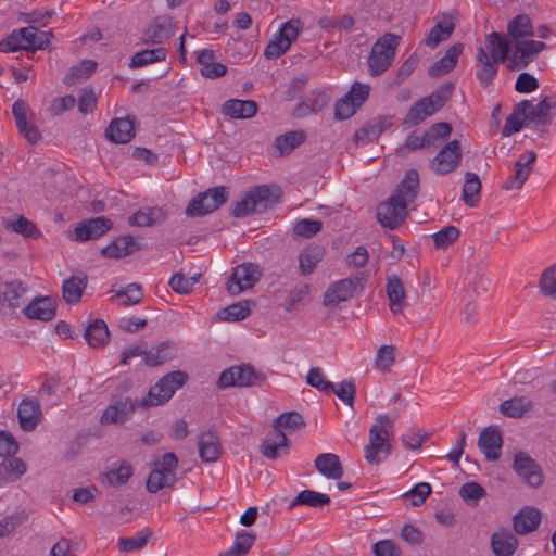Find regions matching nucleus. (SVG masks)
I'll return each instance as SVG.
<instances>
[{
    "mask_svg": "<svg viewBox=\"0 0 556 556\" xmlns=\"http://www.w3.org/2000/svg\"><path fill=\"white\" fill-rule=\"evenodd\" d=\"M507 35L492 31L485 36L484 46L477 51L479 62L493 68L506 65L507 70L528 67L547 48L534 40V26L527 14H519L507 23Z\"/></svg>",
    "mask_w": 556,
    "mask_h": 556,
    "instance_id": "f257e3e1",
    "label": "nucleus"
},
{
    "mask_svg": "<svg viewBox=\"0 0 556 556\" xmlns=\"http://www.w3.org/2000/svg\"><path fill=\"white\" fill-rule=\"evenodd\" d=\"M395 418L388 415H378L369 429L368 444L365 446V459L371 465H378L392 452L389 442L392 435Z\"/></svg>",
    "mask_w": 556,
    "mask_h": 556,
    "instance_id": "f03ea898",
    "label": "nucleus"
},
{
    "mask_svg": "<svg viewBox=\"0 0 556 556\" xmlns=\"http://www.w3.org/2000/svg\"><path fill=\"white\" fill-rule=\"evenodd\" d=\"M453 91V83L448 81L443 84L429 96L414 103V105L407 112L404 123L409 127L422 123L427 117L433 115L445 105Z\"/></svg>",
    "mask_w": 556,
    "mask_h": 556,
    "instance_id": "7ed1b4c3",
    "label": "nucleus"
},
{
    "mask_svg": "<svg viewBox=\"0 0 556 556\" xmlns=\"http://www.w3.org/2000/svg\"><path fill=\"white\" fill-rule=\"evenodd\" d=\"M178 468V458L172 453H165L161 458L154 462V467L151 470L146 488L150 493H156L165 488H174L177 477L176 470Z\"/></svg>",
    "mask_w": 556,
    "mask_h": 556,
    "instance_id": "20e7f679",
    "label": "nucleus"
},
{
    "mask_svg": "<svg viewBox=\"0 0 556 556\" xmlns=\"http://www.w3.org/2000/svg\"><path fill=\"white\" fill-rule=\"evenodd\" d=\"M188 380L185 371L176 370L165 375L153 387L150 388L148 395L143 397L140 405L143 407L157 406L167 402Z\"/></svg>",
    "mask_w": 556,
    "mask_h": 556,
    "instance_id": "39448f33",
    "label": "nucleus"
},
{
    "mask_svg": "<svg viewBox=\"0 0 556 556\" xmlns=\"http://www.w3.org/2000/svg\"><path fill=\"white\" fill-rule=\"evenodd\" d=\"M265 380L266 376L263 372L255 370L250 364H241L225 369L217 384L220 389L260 387Z\"/></svg>",
    "mask_w": 556,
    "mask_h": 556,
    "instance_id": "423d86ee",
    "label": "nucleus"
},
{
    "mask_svg": "<svg viewBox=\"0 0 556 556\" xmlns=\"http://www.w3.org/2000/svg\"><path fill=\"white\" fill-rule=\"evenodd\" d=\"M276 201L271 199L270 189L266 185L251 188L244 197L237 201L231 210L235 217H245L254 212H262Z\"/></svg>",
    "mask_w": 556,
    "mask_h": 556,
    "instance_id": "0eeeda50",
    "label": "nucleus"
},
{
    "mask_svg": "<svg viewBox=\"0 0 556 556\" xmlns=\"http://www.w3.org/2000/svg\"><path fill=\"white\" fill-rule=\"evenodd\" d=\"M367 278L368 276L365 273H358L354 277L333 282L325 292L324 305L330 307L340 302L349 301L355 293L364 290Z\"/></svg>",
    "mask_w": 556,
    "mask_h": 556,
    "instance_id": "6e6552de",
    "label": "nucleus"
},
{
    "mask_svg": "<svg viewBox=\"0 0 556 556\" xmlns=\"http://www.w3.org/2000/svg\"><path fill=\"white\" fill-rule=\"evenodd\" d=\"M228 188L225 186L214 187L194 197L186 208L189 217H200L219 208L228 200Z\"/></svg>",
    "mask_w": 556,
    "mask_h": 556,
    "instance_id": "1a4fd4ad",
    "label": "nucleus"
},
{
    "mask_svg": "<svg viewBox=\"0 0 556 556\" xmlns=\"http://www.w3.org/2000/svg\"><path fill=\"white\" fill-rule=\"evenodd\" d=\"M302 27L303 23L299 18H292L283 23L265 47V58L277 59L283 54L298 38Z\"/></svg>",
    "mask_w": 556,
    "mask_h": 556,
    "instance_id": "9d476101",
    "label": "nucleus"
},
{
    "mask_svg": "<svg viewBox=\"0 0 556 556\" xmlns=\"http://www.w3.org/2000/svg\"><path fill=\"white\" fill-rule=\"evenodd\" d=\"M399 40V36L388 33L372 45L368 58L370 70H388L392 65Z\"/></svg>",
    "mask_w": 556,
    "mask_h": 556,
    "instance_id": "9b49d317",
    "label": "nucleus"
},
{
    "mask_svg": "<svg viewBox=\"0 0 556 556\" xmlns=\"http://www.w3.org/2000/svg\"><path fill=\"white\" fill-rule=\"evenodd\" d=\"M262 276L261 268L254 263H243L233 268L227 282V290L231 295H237L251 289Z\"/></svg>",
    "mask_w": 556,
    "mask_h": 556,
    "instance_id": "f8f14e48",
    "label": "nucleus"
},
{
    "mask_svg": "<svg viewBox=\"0 0 556 556\" xmlns=\"http://www.w3.org/2000/svg\"><path fill=\"white\" fill-rule=\"evenodd\" d=\"M369 96V86L354 83L350 91L336 103L334 117L346 119L353 116Z\"/></svg>",
    "mask_w": 556,
    "mask_h": 556,
    "instance_id": "ddd939ff",
    "label": "nucleus"
},
{
    "mask_svg": "<svg viewBox=\"0 0 556 556\" xmlns=\"http://www.w3.org/2000/svg\"><path fill=\"white\" fill-rule=\"evenodd\" d=\"M408 204L395 195H391L387 201L380 203L377 207V219L382 227L389 229L397 228L407 216Z\"/></svg>",
    "mask_w": 556,
    "mask_h": 556,
    "instance_id": "4468645a",
    "label": "nucleus"
},
{
    "mask_svg": "<svg viewBox=\"0 0 556 556\" xmlns=\"http://www.w3.org/2000/svg\"><path fill=\"white\" fill-rule=\"evenodd\" d=\"M514 470L530 488H540L544 482L541 466L526 452H518L514 458Z\"/></svg>",
    "mask_w": 556,
    "mask_h": 556,
    "instance_id": "2eb2a0df",
    "label": "nucleus"
},
{
    "mask_svg": "<svg viewBox=\"0 0 556 556\" xmlns=\"http://www.w3.org/2000/svg\"><path fill=\"white\" fill-rule=\"evenodd\" d=\"M112 227V220L105 216L88 218L76 225L72 238L79 242L96 240L109 232Z\"/></svg>",
    "mask_w": 556,
    "mask_h": 556,
    "instance_id": "dca6fc26",
    "label": "nucleus"
},
{
    "mask_svg": "<svg viewBox=\"0 0 556 556\" xmlns=\"http://www.w3.org/2000/svg\"><path fill=\"white\" fill-rule=\"evenodd\" d=\"M462 159L460 143L452 140L445 144L431 162V167L438 175H446L455 170Z\"/></svg>",
    "mask_w": 556,
    "mask_h": 556,
    "instance_id": "f3484780",
    "label": "nucleus"
},
{
    "mask_svg": "<svg viewBox=\"0 0 556 556\" xmlns=\"http://www.w3.org/2000/svg\"><path fill=\"white\" fill-rule=\"evenodd\" d=\"M535 161L536 153L534 151H527L521 154L515 164L514 175L509 176L502 187L505 190L520 189L529 178Z\"/></svg>",
    "mask_w": 556,
    "mask_h": 556,
    "instance_id": "a211bd4d",
    "label": "nucleus"
},
{
    "mask_svg": "<svg viewBox=\"0 0 556 556\" xmlns=\"http://www.w3.org/2000/svg\"><path fill=\"white\" fill-rule=\"evenodd\" d=\"M291 442L283 431L268 433L260 445V453L267 459L275 460L282 455H287Z\"/></svg>",
    "mask_w": 556,
    "mask_h": 556,
    "instance_id": "6ab92c4d",
    "label": "nucleus"
},
{
    "mask_svg": "<svg viewBox=\"0 0 556 556\" xmlns=\"http://www.w3.org/2000/svg\"><path fill=\"white\" fill-rule=\"evenodd\" d=\"M137 406L138 403L130 397L116 401L104 409L100 422L104 426L123 424L132 415Z\"/></svg>",
    "mask_w": 556,
    "mask_h": 556,
    "instance_id": "aec40b11",
    "label": "nucleus"
},
{
    "mask_svg": "<svg viewBox=\"0 0 556 556\" xmlns=\"http://www.w3.org/2000/svg\"><path fill=\"white\" fill-rule=\"evenodd\" d=\"M502 444V434L496 427L489 426L480 432L478 446L488 460L495 462L500 458Z\"/></svg>",
    "mask_w": 556,
    "mask_h": 556,
    "instance_id": "412c9836",
    "label": "nucleus"
},
{
    "mask_svg": "<svg viewBox=\"0 0 556 556\" xmlns=\"http://www.w3.org/2000/svg\"><path fill=\"white\" fill-rule=\"evenodd\" d=\"M29 113L28 104L24 100H16L12 105V114L18 131L30 142L36 143L41 135L38 128L27 122Z\"/></svg>",
    "mask_w": 556,
    "mask_h": 556,
    "instance_id": "4be33fe9",
    "label": "nucleus"
},
{
    "mask_svg": "<svg viewBox=\"0 0 556 556\" xmlns=\"http://www.w3.org/2000/svg\"><path fill=\"white\" fill-rule=\"evenodd\" d=\"M328 102L329 97L325 91L315 90L295 105L292 116L296 118H304L312 114H316L326 108Z\"/></svg>",
    "mask_w": 556,
    "mask_h": 556,
    "instance_id": "5701e85b",
    "label": "nucleus"
},
{
    "mask_svg": "<svg viewBox=\"0 0 556 556\" xmlns=\"http://www.w3.org/2000/svg\"><path fill=\"white\" fill-rule=\"evenodd\" d=\"M26 291L22 281L17 279L3 283L0 289V305L11 309L21 307L26 301Z\"/></svg>",
    "mask_w": 556,
    "mask_h": 556,
    "instance_id": "b1692460",
    "label": "nucleus"
},
{
    "mask_svg": "<svg viewBox=\"0 0 556 556\" xmlns=\"http://www.w3.org/2000/svg\"><path fill=\"white\" fill-rule=\"evenodd\" d=\"M490 544L495 556H513L519 546V541L511 531L500 529L492 534Z\"/></svg>",
    "mask_w": 556,
    "mask_h": 556,
    "instance_id": "393cba45",
    "label": "nucleus"
},
{
    "mask_svg": "<svg viewBox=\"0 0 556 556\" xmlns=\"http://www.w3.org/2000/svg\"><path fill=\"white\" fill-rule=\"evenodd\" d=\"M17 417L23 430H34L41 418L39 402L35 399L23 400L18 405Z\"/></svg>",
    "mask_w": 556,
    "mask_h": 556,
    "instance_id": "a878e982",
    "label": "nucleus"
},
{
    "mask_svg": "<svg viewBox=\"0 0 556 556\" xmlns=\"http://www.w3.org/2000/svg\"><path fill=\"white\" fill-rule=\"evenodd\" d=\"M556 105V101L552 97H544L538 104L530 101L527 109L526 118L529 124L534 126H545L552 122L551 110Z\"/></svg>",
    "mask_w": 556,
    "mask_h": 556,
    "instance_id": "bb28decb",
    "label": "nucleus"
},
{
    "mask_svg": "<svg viewBox=\"0 0 556 556\" xmlns=\"http://www.w3.org/2000/svg\"><path fill=\"white\" fill-rule=\"evenodd\" d=\"M55 303L49 296L34 299L25 308L24 314L29 319L49 321L55 317Z\"/></svg>",
    "mask_w": 556,
    "mask_h": 556,
    "instance_id": "cd10ccee",
    "label": "nucleus"
},
{
    "mask_svg": "<svg viewBox=\"0 0 556 556\" xmlns=\"http://www.w3.org/2000/svg\"><path fill=\"white\" fill-rule=\"evenodd\" d=\"M141 249L140 243L132 236H122L113 240L101 250L104 257L121 258Z\"/></svg>",
    "mask_w": 556,
    "mask_h": 556,
    "instance_id": "c85d7f7f",
    "label": "nucleus"
},
{
    "mask_svg": "<svg viewBox=\"0 0 556 556\" xmlns=\"http://www.w3.org/2000/svg\"><path fill=\"white\" fill-rule=\"evenodd\" d=\"M541 522V513L534 507H525L513 519L514 531L518 534H528L538 529Z\"/></svg>",
    "mask_w": 556,
    "mask_h": 556,
    "instance_id": "c756f323",
    "label": "nucleus"
},
{
    "mask_svg": "<svg viewBox=\"0 0 556 556\" xmlns=\"http://www.w3.org/2000/svg\"><path fill=\"white\" fill-rule=\"evenodd\" d=\"M174 34L173 22L168 16H159L146 29L143 38L146 42L163 43Z\"/></svg>",
    "mask_w": 556,
    "mask_h": 556,
    "instance_id": "7c9ffc66",
    "label": "nucleus"
},
{
    "mask_svg": "<svg viewBox=\"0 0 556 556\" xmlns=\"http://www.w3.org/2000/svg\"><path fill=\"white\" fill-rule=\"evenodd\" d=\"M105 134L112 142L127 143L135 136L134 121L129 118H115L110 123Z\"/></svg>",
    "mask_w": 556,
    "mask_h": 556,
    "instance_id": "2f4dec72",
    "label": "nucleus"
},
{
    "mask_svg": "<svg viewBox=\"0 0 556 556\" xmlns=\"http://www.w3.org/2000/svg\"><path fill=\"white\" fill-rule=\"evenodd\" d=\"M199 456L204 463H214L220 455V441L213 431L203 432L198 441Z\"/></svg>",
    "mask_w": 556,
    "mask_h": 556,
    "instance_id": "473e14b6",
    "label": "nucleus"
},
{
    "mask_svg": "<svg viewBox=\"0 0 556 556\" xmlns=\"http://www.w3.org/2000/svg\"><path fill=\"white\" fill-rule=\"evenodd\" d=\"M315 468L328 479L338 480L343 476V467L339 456L333 453H323L315 458Z\"/></svg>",
    "mask_w": 556,
    "mask_h": 556,
    "instance_id": "72a5a7b5",
    "label": "nucleus"
},
{
    "mask_svg": "<svg viewBox=\"0 0 556 556\" xmlns=\"http://www.w3.org/2000/svg\"><path fill=\"white\" fill-rule=\"evenodd\" d=\"M419 190V175L416 169H409L405 173L403 180L396 187L393 195L397 197L407 204L415 201Z\"/></svg>",
    "mask_w": 556,
    "mask_h": 556,
    "instance_id": "f704fd0d",
    "label": "nucleus"
},
{
    "mask_svg": "<svg viewBox=\"0 0 556 556\" xmlns=\"http://www.w3.org/2000/svg\"><path fill=\"white\" fill-rule=\"evenodd\" d=\"M530 106V100H522L517 103L513 112L507 116L505 126L502 129L503 137H510L521 130L525 125L527 109Z\"/></svg>",
    "mask_w": 556,
    "mask_h": 556,
    "instance_id": "c9c22d12",
    "label": "nucleus"
},
{
    "mask_svg": "<svg viewBox=\"0 0 556 556\" xmlns=\"http://www.w3.org/2000/svg\"><path fill=\"white\" fill-rule=\"evenodd\" d=\"M20 33L23 35L24 50H41L49 46L52 37L51 31H40L35 26H28L20 28Z\"/></svg>",
    "mask_w": 556,
    "mask_h": 556,
    "instance_id": "e433bc0d",
    "label": "nucleus"
},
{
    "mask_svg": "<svg viewBox=\"0 0 556 556\" xmlns=\"http://www.w3.org/2000/svg\"><path fill=\"white\" fill-rule=\"evenodd\" d=\"M257 112V104L253 100H227L223 105V113L231 118H251Z\"/></svg>",
    "mask_w": 556,
    "mask_h": 556,
    "instance_id": "4c0bfd02",
    "label": "nucleus"
},
{
    "mask_svg": "<svg viewBox=\"0 0 556 556\" xmlns=\"http://www.w3.org/2000/svg\"><path fill=\"white\" fill-rule=\"evenodd\" d=\"M166 219V213L161 207H146L134 213L128 223L131 226L151 227Z\"/></svg>",
    "mask_w": 556,
    "mask_h": 556,
    "instance_id": "58836bf2",
    "label": "nucleus"
},
{
    "mask_svg": "<svg viewBox=\"0 0 556 556\" xmlns=\"http://www.w3.org/2000/svg\"><path fill=\"white\" fill-rule=\"evenodd\" d=\"M104 475L109 485L122 486L132 477L134 468L127 460H119L113 463Z\"/></svg>",
    "mask_w": 556,
    "mask_h": 556,
    "instance_id": "ea45409f",
    "label": "nucleus"
},
{
    "mask_svg": "<svg viewBox=\"0 0 556 556\" xmlns=\"http://www.w3.org/2000/svg\"><path fill=\"white\" fill-rule=\"evenodd\" d=\"M86 276H71L62 285V296L67 304H77L87 287Z\"/></svg>",
    "mask_w": 556,
    "mask_h": 556,
    "instance_id": "a19ab883",
    "label": "nucleus"
},
{
    "mask_svg": "<svg viewBox=\"0 0 556 556\" xmlns=\"http://www.w3.org/2000/svg\"><path fill=\"white\" fill-rule=\"evenodd\" d=\"M386 292L390 301L391 311L394 314L401 313L404 307L405 288L397 276L388 277Z\"/></svg>",
    "mask_w": 556,
    "mask_h": 556,
    "instance_id": "79ce46f5",
    "label": "nucleus"
},
{
    "mask_svg": "<svg viewBox=\"0 0 556 556\" xmlns=\"http://www.w3.org/2000/svg\"><path fill=\"white\" fill-rule=\"evenodd\" d=\"M306 140L304 130H291L276 137L274 147L281 156L289 155L295 148Z\"/></svg>",
    "mask_w": 556,
    "mask_h": 556,
    "instance_id": "37998d69",
    "label": "nucleus"
},
{
    "mask_svg": "<svg viewBox=\"0 0 556 556\" xmlns=\"http://www.w3.org/2000/svg\"><path fill=\"white\" fill-rule=\"evenodd\" d=\"M85 340L91 348H102L110 339L106 324L102 319H96L88 325L84 333Z\"/></svg>",
    "mask_w": 556,
    "mask_h": 556,
    "instance_id": "c03bdc74",
    "label": "nucleus"
},
{
    "mask_svg": "<svg viewBox=\"0 0 556 556\" xmlns=\"http://www.w3.org/2000/svg\"><path fill=\"white\" fill-rule=\"evenodd\" d=\"M2 224L7 229L25 238H37L40 236L35 224L22 215L3 218Z\"/></svg>",
    "mask_w": 556,
    "mask_h": 556,
    "instance_id": "a18cd8bd",
    "label": "nucleus"
},
{
    "mask_svg": "<svg viewBox=\"0 0 556 556\" xmlns=\"http://www.w3.org/2000/svg\"><path fill=\"white\" fill-rule=\"evenodd\" d=\"M533 403L526 396H516L504 401L500 406V412L510 418H520L526 413L532 410Z\"/></svg>",
    "mask_w": 556,
    "mask_h": 556,
    "instance_id": "49530a36",
    "label": "nucleus"
},
{
    "mask_svg": "<svg viewBox=\"0 0 556 556\" xmlns=\"http://www.w3.org/2000/svg\"><path fill=\"white\" fill-rule=\"evenodd\" d=\"M481 181L477 174L467 172L465 174V182L463 186L462 199L466 205L475 207L480 200Z\"/></svg>",
    "mask_w": 556,
    "mask_h": 556,
    "instance_id": "de8ad7c7",
    "label": "nucleus"
},
{
    "mask_svg": "<svg viewBox=\"0 0 556 556\" xmlns=\"http://www.w3.org/2000/svg\"><path fill=\"white\" fill-rule=\"evenodd\" d=\"M330 503V497L325 494L314 490H303L301 491L293 501L289 504V509L294 508L299 505H306L309 507H323Z\"/></svg>",
    "mask_w": 556,
    "mask_h": 556,
    "instance_id": "09e8293b",
    "label": "nucleus"
},
{
    "mask_svg": "<svg viewBox=\"0 0 556 556\" xmlns=\"http://www.w3.org/2000/svg\"><path fill=\"white\" fill-rule=\"evenodd\" d=\"M324 249L320 247H311L303 250L299 255V266L302 275L312 274L318 263L323 260Z\"/></svg>",
    "mask_w": 556,
    "mask_h": 556,
    "instance_id": "8fccbe9b",
    "label": "nucleus"
},
{
    "mask_svg": "<svg viewBox=\"0 0 556 556\" xmlns=\"http://www.w3.org/2000/svg\"><path fill=\"white\" fill-rule=\"evenodd\" d=\"M454 28L455 24L451 17L437 23L427 36L426 45L431 48L437 47L440 42L450 38Z\"/></svg>",
    "mask_w": 556,
    "mask_h": 556,
    "instance_id": "3c124183",
    "label": "nucleus"
},
{
    "mask_svg": "<svg viewBox=\"0 0 556 556\" xmlns=\"http://www.w3.org/2000/svg\"><path fill=\"white\" fill-rule=\"evenodd\" d=\"M152 536V531L149 528H144L139 531L135 536L121 538L118 540V549L122 553H132L141 551Z\"/></svg>",
    "mask_w": 556,
    "mask_h": 556,
    "instance_id": "603ef678",
    "label": "nucleus"
},
{
    "mask_svg": "<svg viewBox=\"0 0 556 556\" xmlns=\"http://www.w3.org/2000/svg\"><path fill=\"white\" fill-rule=\"evenodd\" d=\"M166 58V49L163 47H159L155 49H147L137 52L130 59L128 66L134 67H142L147 66L153 62L162 61Z\"/></svg>",
    "mask_w": 556,
    "mask_h": 556,
    "instance_id": "864d4df0",
    "label": "nucleus"
},
{
    "mask_svg": "<svg viewBox=\"0 0 556 556\" xmlns=\"http://www.w3.org/2000/svg\"><path fill=\"white\" fill-rule=\"evenodd\" d=\"M305 426L303 416L298 412H287L280 414L273 424V428L277 431L288 429L291 431L300 430Z\"/></svg>",
    "mask_w": 556,
    "mask_h": 556,
    "instance_id": "5fc2aeb1",
    "label": "nucleus"
},
{
    "mask_svg": "<svg viewBox=\"0 0 556 556\" xmlns=\"http://www.w3.org/2000/svg\"><path fill=\"white\" fill-rule=\"evenodd\" d=\"M26 471L24 462L20 458H4L0 464V480L14 481Z\"/></svg>",
    "mask_w": 556,
    "mask_h": 556,
    "instance_id": "6e6d98bb",
    "label": "nucleus"
},
{
    "mask_svg": "<svg viewBox=\"0 0 556 556\" xmlns=\"http://www.w3.org/2000/svg\"><path fill=\"white\" fill-rule=\"evenodd\" d=\"M172 358V348L169 343L162 342L157 346L146 350L144 364L150 367L162 365L166 361Z\"/></svg>",
    "mask_w": 556,
    "mask_h": 556,
    "instance_id": "4d7b16f0",
    "label": "nucleus"
},
{
    "mask_svg": "<svg viewBox=\"0 0 556 556\" xmlns=\"http://www.w3.org/2000/svg\"><path fill=\"white\" fill-rule=\"evenodd\" d=\"M249 301L233 303L218 312V317L226 321H239L250 316Z\"/></svg>",
    "mask_w": 556,
    "mask_h": 556,
    "instance_id": "13d9d810",
    "label": "nucleus"
},
{
    "mask_svg": "<svg viewBox=\"0 0 556 556\" xmlns=\"http://www.w3.org/2000/svg\"><path fill=\"white\" fill-rule=\"evenodd\" d=\"M382 131L383 127L380 122L370 121L354 134L353 140L355 143H369L377 140Z\"/></svg>",
    "mask_w": 556,
    "mask_h": 556,
    "instance_id": "bf43d9fd",
    "label": "nucleus"
},
{
    "mask_svg": "<svg viewBox=\"0 0 556 556\" xmlns=\"http://www.w3.org/2000/svg\"><path fill=\"white\" fill-rule=\"evenodd\" d=\"M464 46L462 43H455L451 46L445 54L434 62L429 70H454L457 65V60L462 54Z\"/></svg>",
    "mask_w": 556,
    "mask_h": 556,
    "instance_id": "052dcab7",
    "label": "nucleus"
},
{
    "mask_svg": "<svg viewBox=\"0 0 556 556\" xmlns=\"http://www.w3.org/2000/svg\"><path fill=\"white\" fill-rule=\"evenodd\" d=\"M539 289L545 296L556 300V263L542 271Z\"/></svg>",
    "mask_w": 556,
    "mask_h": 556,
    "instance_id": "680f3d73",
    "label": "nucleus"
},
{
    "mask_svg": "<svg viewBox=\"0 0 556 556\" xmlns=\"http://www.w3.org/2000/svg\"><path fill=\"white\" fill-rule=\"evenodd\" d=\"M396 349L394 345H381L376 354V368L382 372H388L395 363Z\"/></svg>",
    "mask_w": 556,
    "mask_h": 556,
    "instance_id": "e2e57ef3",
    "label": "nucleus"
},
{
    "mask_svg": "<svg viewBox=\"0 0 556 556\" xmlns=\"http://www.w3.org/2000/svg\"><path fill=\"white\" fill-rule=\"evenodd\" d=\"M460 236V230L455 226H445L432 235L433 243L437 249H446L454 243Z\"/></svg>",
    "mask_w": 556,
    "mask_h": 556,
    "instance_id": "0e129e2a",
    "label": "nucleus"
},
{
    "mask_svg": "<svg viewBox=\"0 0 556 556\" xmlns=\"http://www.w3.org/2000/svg\"><path fill=\"white\" fill-rule=\"evenodd\" d=\"M323 224L320 220L303 218L295 223L293 232L295 236L302 238H312L321 230Z\"/></svg>",
    "mask_w": 556,
    "mask_h": 556,
    "instance_id": "69168bd1",
    "label": "nucleus"
},
{
    "mask_svg": "<svg viewBox=\"0 0 556 556\" xmlns=\"http://www.w3.org/2000/svg\"><path fill=\"white\" fill-rule=\"evenodd\" d=\"M306 382L311 387L324 393H330L331 389H333V383L326 379L319 367H313L309 369L306 376Z\"/></svg>",
    "mask_w": 556,
    "mask_h": 556,
    "instance_id": "338daca9",
    "label": "nucleus"
},
{
    "mask_svg": "<svg viewBox=\"0 0 556 556\" xmlns=\"http://www.w3.org/2000/svg\"><path fill=\"white\" fill-rule=\"evenodd\" d=\"M116 296L127 299L122 303L124 306L136 305L142 301L143 290L141 285L132 282L127 285L125 288L119 289L116 292Z\"/></svg>",
    "mask_w": 556,
    "mask_h": 556,
    "instance_id": "774afa93",
    "label": "nucleus"
}]
</instances>
